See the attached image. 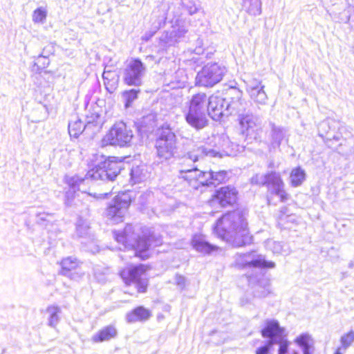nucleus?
I'll list each match as a JSON object with an SVG mask.
<instances>
[{"mask_svg":"<svg viewBox=\"0 0 354 354\" xmlns=\"http://www.w3.org/2000/svg\"><path fill=\"white\" fill-rule=\"evenodd\" d=\"M85 125L81 121H74L68 124V133L71 137L77 138L84 131Z\"/></svg>","mask_w":354,"mask_h":354,"instance_id":"nucleus-28","label":"nucleus"},{"mask_svg":"<svg viewBox=\"0 0 354 354\" xmlns=\"http://www.w3.org/2000/svg\"><path fill=\"white\" fill-rule=\"evenodd\" d=\"M234 213H236L239 217H241V213L240 212H236V211H232V212H228L226 214H234Z\"/></svg>","mask_w":354,"mask_h":354,"instance_id":"nucleus-42","label":"nucleus"},{"mask_svg":"<svg viewBox=\"0 0 354 354\" xmlns=\"http://www.w3.org/2000/svg\"><path fill=\"white\" fill-rule=\"evenodd\" d=\"M47 311L50 313V325L54 326L58 319L57 315L59 313L60 310L57 306H52L47 308Z\"/></svg>","mask_w":354,"mask_h":354,"instance_id":"nucleus-36","label":"nucleus"},{"mask_svg":"<svg viewBox=\"0 0 354 354\" xmlns=\"http://www.w3.org/2000/svg\"><path fill=\"white\" fill-rule=\"evenodd\" d=\"M282 181V178L276 171H270L263 175V182L262 185L276 187L278 185H281Z\"/></svg>","mask_w":354,"mask_h":354,"instance_id":"nucleus-26","label":"nucleus"},{"mask_svg":"<svg viewBox=\"0 0 354 354\" xmlns=\"http://www.w3.org/2000/svg\"><path fill=\"white\" fill-rule=\"evenodd\" d=\"M151 313L149 310L139 306L126 315V319L128 323H134L136 322H145L151 317Z\"/></svg>","mask_w":354,"mask_h":354,"instance_id":"nucleus-19","label":"nucleus"},{"mask_svg":"<svg viewBox=\"0 0 354 354\" xmlns=\"http://www.w3.org/2000/svg\"><path fill=\"white\" fill-rule=\"evenodd\" d=\"M224 216L219 218L218 221H221L223 218Z\"/></svg>","mask_w":354,"mask_h":354,"instance_id":"nucleus-44","label":"nucleus"},{"mask_svg":"<svg viewBox=\"0 0 354 354\" xmlns=\"http://www.w3.org/2000/svg\"><path fill=\"white\" fill-rule=\"evenodd\" d=\"M131 203L129 196L125 193L118 194L106 208V214L110 218L121 217Z\"/></svg>","mask_w":354,"mask_h":354,"instance_id":"nucleus-15","label":"nucleus"},{"mask_svg":"<svg viewBox=\"0 0 354 354\" xmlns=\"http://www.w3.org/2000/svg\"><path fill=\"white\" fill-rule=\"evenodd\" d=\"M295 342L302 348V352H310V348L313 344V339L308 333H303L297 337Z\"/></svg>","mask_w":354,"mask_h":354,"instance_id":"nucleus-24","label":"nucleus"},{"mask_svg":"<svg viewBox=\"0 0 354 354\" xmlns=\"http://www.w3.org/2000/svg\"><path fill=\"white\" fill-rule=\"evenodd\" d=\"M175 281L180 288H183L185 285V279L181 275L177 274L175 277Z\"/></svg>","mask_w":354,"mask_h":354,"instance_id":"nucleus-39","label":"nucleus"},{"mask_svg":"<svg viewBox=\"0 0 354 354\" xmlns=\"http://www.w3.org/2000/svg\"><path fill=\"white\" fill-rule=\"evenodd\" d=\"M157 156L162 160H169L174 156L176 139L174 133H162L156 140Z\"/></svg>","mask_w":354,"mask_h":354,"instance_id":"nucleus-12","label":"nucleus"},{"mask_svg":"<svg viewBox=\"0 0 354 354\" xmlns=\"http://www.w3.org/2000/svg\"><path fill=\"white\" fill-rule=\"evenodd\" d=\"M143 175L142 169L139 166L133 167L131 170V179L136 183Z\"/></svg>","mask_w":354,"mask_h":354,"instance_id":"nucleus-37","label":"nucleus"},{"mask_svg":"<svg viewBox=\"0 0 354 354\" xmlns=\"http://www.w3.org/2000/svg\"><path fill=\"white\" fill-rule=\"evenodd\" d=\"M266 247L274 254H282L283 252H286L281 243L273 240H268L266 242Z\"/></svg>","mask_w":354,"mask_h":354,"instance_id":"nucleus-30","label":"nucleus"},{"mask_svg":"<svg viewBox=\"0 0 354 354\" xmlns=\"http://www.w3.org/2000/svg\"><path fill=\"white\" fill-rule=\"evenodd\" d=\"M148 267L140 264L122 272L121 275L125 283L134 286L138 292H145L148 286L147 271Z\"/></svg>","mask_w":354,"mask_h":354,"instance_id":"nucleus-8","label":"nucleus"},{"mask_svg":"<svg viewBox=\"0 0 354 354\" xmlns=\"http://www.w3.org/2000/svg\"><path fill=\"white\" fill-rule=\"evenodd\" d=\"M250 283L257 282L258 284L255 286L254 290V295L256 297H265L270 292V283L263 277L262 271L257 272V275H248Z\"/></svg>","mask_w":354,"mask_h":354,"instance_id":"nucleus-17","label":"nucleus"},{"mask_svg":"<svg viewBox=\"0 0 354 354\" xmlns=\"http://www.w3.org/2000/svg\"><path fill=\"white\" fill-rule=\"evenodd\" d=\"M272 192L279 197L281 202H286L289 198V194L284 188L283 181L281 182V185H278L274 187V189Z\"/></svg>","mask_w":354,"mask_h":354,"instance_id":"nucleus-33","label":"nucleus"},{"mask_svg":"<svg viewBox=\"0 0 354 354\" xmlns=\"http://www.w3.org/2000/svg\"><path fill=\"white\" fill-rule=\"evenodd\" d=\"M113 75L111 71H105L103 73V80L106 88L109 92H112L116 87L117 80L115 78L111 79Z\"/></svg>","mask_w":354,"mask_h":354,"instance_id":"nucleus-29","label":"nucleus"},{"mask_svg":"<svg viewBox=\"0 0 354 354\" xmlns=\"http://www.w3.org/2000/svg\"><path fill=\"white\" fill-rule=\"evenodd\" d=\"M122 159L109 157L97 166L93 167L91 176L93 178H107L111 180L115 179L122 169Z\"/></svg>","mask_w":354,"mask_h":354,"instance_id":"nucleus-7","label":"nucleus"},{"mask_svg":"<svg viewBox=\"0 0 354 354\" xmlns=\"http://www.w3.org/2000/svg\"><path fill=\"white\" fill-rule=\"evenodd\" d=\"M204 155L206 156V157H208V158H211V157H214V156H216V153H214L212 151H207V152H204L203 153Z\"/></svg>","mask_w":354,"mask_h":354,"instance_id":"nucleus-41","label":"nucleus"},{"mask_svg":"<svg viewBox=\"0 0 354 354\" xmlns=\"http://www.w3.org/2000/svg\"><path fill=\"white\" fill-rule=\"evenodd\" d=\"M208 177L209 187H214L226 183L230 178L227 174V171L225 170H220L218 171L209 170Z\"/></svg>","mask_w":354,"mask_h":354,"instance_id":"nucleus-22","label":"nucleus"},{"mask_svg":"<svg viewBox=\"0 0 354 354\" xmlns=\"http://www.w3.org/2000/svg\"><path fill=\"white\" fill-rule=\"evenodd\" d=\"M118 332L113 326H108L103 328L97 333L94 335L92 339L94 342L109 341L117 336Z\"/></svg>","mask_w":354,"mask_h":354,"instance_id":"nucleus-20","label":"nucleus"},{"mask_svg":"<svg viewBox=\"0 0 354 354\" xmlns=\"http://www.w3.org/2000/svg\"><path fill=\"white\" fill-rule=\"evenodd\" d=\"M303 354H312V353H311V352H308V353L304 352V353H303Z\"/></svg>","mask_w":354,"mask_h":354,"instance_id":"nucleus-43","label":"nucleus"},{"mask_svg":"<svg viewBox=\"0 0 354 354\" xmlns=\"http://www.w3.org/2000/svg\"><path fill=\"white\" fill-rule=\"evenodd\" d=\"M202 158L203 154L195 151L189 152L181 158L182 178L196 189L203 187H209V171H199L196 167L190 164L191 162L195 163Z\"/></svg>","mask_w":354,"mask_h":354,"instance_id":"nucleus-3","label":"nucleus"},{"mask_svg":"<svg viewBox=\"0 0 354 354\" xmlns=\"http://www.w3.org/2000/svg\"><path fill=\"white\" fill-rule=\"evenodd\" d=\"M61 269L60 274L63 275H71L78 272L80 263L76 260L71 258H66L60 262Z\"/></svg>","mask_w":354,"mask_h":354,"instance_id":"nucleus-21","label":"nucleus"},{"mask_svg":"<svg viewBox=\"0 0 354 354\" xmlns=\"http://www.w3.org/2000/svg\"><path fill=\"white\" fill-rule=\"evenodd\" d=\"M346 348L344 347L343 345L341 344V346H339L335 351V353L334 354H344L346 351Z\"/></svg>","mask_w":354,"mask_h":354,"instance_id":"nucleus-40","label":"nucleus"},{"mask_svg":"<svg viewBox=\"0 0 354 354\" xmlns=\"http://www.w3.org/2000/svg\"><path fill=\"white\" fill-rule=\"evenodd\" d=\"M306 179V172L301 167L298 166L291 169L290 172V183L294 187L302 185Z\"/></svg>","mask_w":354,"mask_h":354,"instance_id":"nucleus-23","label":"nucleus"},{"mask_svg":"<svg viewBox=\"0 0 354 354\" xmlns=\"http://www.w3.org/2000/svg\"><path fill=\"white\" fill-rule=\"evenodd\" d=\"M250 95L255 98L257 101L263 100L266 95L263 91V86H257V87H252L250 90Z\"/></svg>","mask_w":354,"mask_h":354,"instance_id":"nucleus-34","label":"nucleus"},{"mask_svg":"<svg viewBox=\"0 0 354 354\" xmlns=\"http://www.w3.org/2000/svg\"><path fill=\"white\" fill-rule=\"evenodd\" d=\"M223 98L228 111L239 109L243 104V92L236 87H231L227 89Z\"/></svg>","mask_w":354,"mask_h":354,"instance_id":"nucleus-16","label":"nucleus"},{"mask_svg":"<svg viewBox=\"0 0 354 354\" xmlns=\"http://www.w3.org/2000/svg\"><path fill=\"white\" fill-rule=\"evenodd\" d=\"M139 93V89L133 88L127 90L122 92V95L124 100L125 108H129L132 105L133 101H135L138 98Z\"/></svg>","mask_w":354,"mask_h":354,"instance_id":"nucleus-27","label":"nucleus"},{"mask_svg":"<svg viewBox=\"0 0 354 354\" xmlns=\"http://www.w3.org/2000/svg\"><path fill=\"white\" fill-rule=\"evenodd\" d=\"M225 73V66L217 63L208 64L198 73V82L203 86L212 87L220 82Z\"/></svg>","mask_w":354,"mask_h":354,"instance_id":"nucleus-9","label":"nucleus"},{"mask_svg":"<svg viewBox=\"0 0 354 354\" xmlns=\"http://www.w3.org/2000/svg\"><path fill=\"white\" fill-rule=\"evenodd\" d=\"M208 97L205 93H197L188 102L187 111L185 115L187 123L199 130L208 124L207 116Z\"/></svg>","mask_w":354,"mask_h":354,"instance_id":"nucleus-4","label":"nucleus"},{"mask_svg":"<svg viewBox=\"0 0 354 354\" xmlns=\"http://www.w3.org/2000/svg\"><path fill=\"white\" fill-rule=\"evenodd\" d=\"M214 233L234 248L243 247L252 242L248 223H216Z\"/></svg>","mask_w":354,"mask_h":354,"instance_id":"nucleus-2","label":"nucleus"},{"mask_svg":"<svg viewBox=\"0 0 354 354\" xmlns=\"http://www.w3.org/2000/svg\"><path fill=\"white\" fill-rule=\"evenodd\" d=\"M252 124L253 122L248 115H242L241 118H240V124L243 128L245 129L252 127Z\"/></svg>","mask_w":354,"mask_h":354,"instance_id":"nucleus-38","label":"nucleus"},{"mask_svg":"<svg viewBox=\"0 0 354 354\" xmlns=\"http://www.w3.org/2000/svg\"><path fill=\"white\" fill-rule=\"evenodd\" d=\"M282 332H285V329L279 326L277 321H268L266 327L261 330V335L269 339L264 346L256 350V354H268L272 346L278 344Z\"/></svg>","mask_w":354,"mask_h":354,"instance_id":"nucleus-10","label":"nucleus"},{"mask_svg":"<svg viewBox=\"0 0 354 354\" xmlns=\"http://www.w3.org/2000/svg\"><path fill=\"white\" fill-rule=\"evenodd\" d=\"M212 198L223 207H232L238 202L239 192L234 186H223L214 192Z\"/></svg>","mask_w":354,"mask_h":354,"instance_id":"nucleus-13","label":"nucleus"},{"mask_svg":"<svg viewBox=\"0 0 354 354\" xmlns=\"http://www.w3.org/2000/svg\"><path fill=\"white\" fill-rule=\"evenodd\" d=\"M341 344L348 348L354 342V332L351 330L346 334H344L340 339Z\"/></svg>","mask_w":354,"mask_h":354,"instance_id":"nucleus-35","label":"nucleus"},{"mask_svg":"<svg viewBox=\"0 0 354 354\" xmlns=\"http://www.w3.org/2000/svg\"><path fill=\"white\" fill-rule=\"evenodd\" d=\"M145 70V65L140 59H131L124 70V83L129 86H140L142 83L141 77Z\"/></svg>","mask_w":354,"mask_h":354,"instance_id":"nucleus-11","label":"nucleus"},{"mask_svg":"<svg viewBox=\"0 0 354 354\" xmlns=\"http://www.w3.org/2000/svg\"><path fill=\"white\" fill-rule=\"evenodd\" d=\"M47 17V12L44 8L35 9L32 13V21L35 23H43Z\"/></svg>","mask_w":354,"mask_h":354,"instance_id":"nucleus-31","label":"nucleus"},{"mask_svg":"<svg viewBox=\"0 0 354 354\" xmlns=\"http://www.w3.org/2000/svg\"><path fill=\"white\" fill-rule=\"evenodd\" d=\"M235 266L243 269H254L255 275L257 272L262 271L261 268H273L275 263L272 261H266L261 254L252 251L244 254H236L234 257Z\"/></svg>","mask_w":354,"mask_h":354,"instance_id":"nucleus-6","label":"nucleus"},{"mask_svg":"<svg viewBox=\"0 0 354 354\" xmlns=\"http://www.w3.org/2000/svg\"><path fill=\"white\" fill-rule=\"evenodd\" d=\"M104 123V118L99 114H92L90 116V127L100 129Z\"/></svg>","mask_w":354,"mask_h":354,"instance_id":"nucleus-32","label":"nucleus"},{"mask_svg":"<svg viewBox=\"0 0 354 354\" xmlns=\"http://www.w3.org/2000/svg\"><path fill=\"white\" fill-rule=\"evenodd\" d=\"M192 245L197 252L203 254H209L212 252L219 249L218 247L208 243L205 236L201 234L194 235L192 240Z\"/></svg>","mask_w":354,"mask_h":354,"instance_id":"nucleus-18","label":"nucleus"},{"mask_svg":"<svg viewBox=\"0 0 354 354\" xmlns=\"http://www.w3.org/2000/svg\"><path fill=\"white\" fill-rule=\"evenodd\" d=\"M286 337V334L285 332H282L279 338L280 340L278 342L279 349L277 354H299L298 351L289 348L290 342Z\"/></svg>","mask_w":354,"mask_h":354,"instance_id":"nucleus-25","label":"nucleus"},{"mask_svg":"<svg viewBox=\"0 0 354 354\" xmlns=\"http://www.w3.org/2000/svg\"><path fill=\"white\" fill-rule=\"evenodd\" d=\"M228 111L223 96L213 94L208 97L207 114L214 120H220Z\"/></svg>","mask_w":354,"mask_h":354,"instance_id":"nucleus-14","label":"nucleus"},{"mask_svg":"<svg viewBox=\"0 0 354 354\" xmlns=\"http://www.w3.org/2000/svg\"><path fill=\"white\" fill-rule=\"evenodd\" d=\"M133 138V133L129 126L122 120L115 122L101 139L102 147L112 146L115 147H128Z\"/></svg>","mask_w":354,"mask_h":354,"instance_id":"nucleus-5","label":"nucleus"},{"mask_svg":"<svg viewBox=\"0 0 354 354\" xmlns=\"http://www.w3.org/2000/svg\"><path fill=\"white\" fill-rule=\"evenodd\" d=\"M136 228L138 232H135L136 227L131 223H127L122 232L118 233L115 231L114 236L118 243H122L125 248L135 250L137 256L145 259L148 257L145 252L149 248L160 245L162 239L149 230L140 232V227Z\"/></svg>","mask_w":354,"mask_h":354,"instance_id":"nucleus-1","label":"nucleus"}]
</instances>
